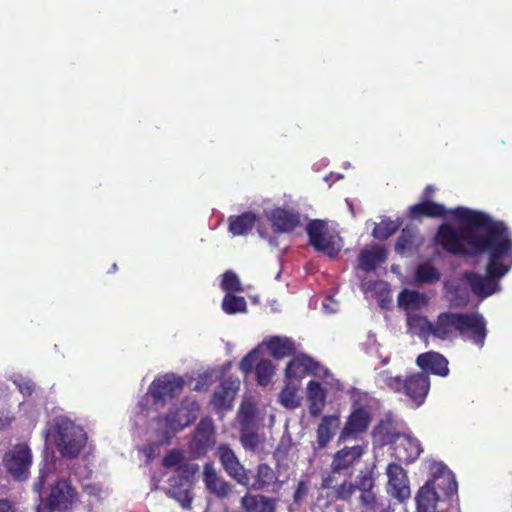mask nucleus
Returning <instances> with one entry per match:
<instances>
[{
    "label": "nucleus",
    "instance_id": "nucleus-1",
    "mask_svg": "<svg viewBox=\"0 0 512 512\" xmlns=\"http://www.w3.org/2000/svg\"><path fill=\"white\" fill-rule=\"evenodd\" d=\"M449 215L458 219L463 226L454 228L447 223L441 224L435 241L451 255L484 254L490 246L510 233L503 221L494 220L482 211L459 206L450 209Z\"/></svg>",
    "mask_w": 512,
    "mask_h": 512
},
{
    "label": "nucleus",
    "instance_id": "nucleus-2",
    "mask_svg": "<svg viewBox=\"0 0 512 512\" xmlns=\"http://www.w3.org/2000/svg\"><path fill=\"white\" fill-rule=\"evenodd\" d=\"M367 452V445L344 446L337 450L331 459L329 471L322 478V488L332 490L337 500L348 502L356 491H359V501L365 511L377 512L378 502L374 492L376 477L374 467L360 470L355 482L350 479L356 466Z\"/></svg>",
    "mask_w": 512,
    "mask_h": 512
},
{
    "label": "nucleus",
    "instance_id": "nucleus-3",
    "mask_svg": "<svg viewBox=\"0 0 512 512\" xmlns=\"http://www.w3.org/2000/svg\"><path fill=\"white\" fill-rule=\"evenodd\" d=\"M484 254L488 255L485 275L466 272L465 279L471 291L480 298H487L500 291V279L512 268V236H504L489 247Z\"/></svg>",
    "mask_w": 512,
    "mask_h": 512
},
{
    "label": "nucleus",
    "instance_id": "nucleus-4",
    "mask_svg": "<svg viewBox=\"0 0 512 512\" xmlns=\"http://www.w3.org/2000/svg\"><path fill=\"white\" fill-rule=\"evenodd\" d=\"M87 441L84 429L69 419L61 418L55 423V445L62 457L77 458Z\"/></svg>",
    "mask_w": 512,
    "mask_h": 512
},
{
    "label": "nucleus",
    "instance_id": "nucleus-5",
    "mask_svg": "<svg viewBox=\"0 0 512 512\" xmlns=\"http://www.w3.org/2000/svg\"><path fill=\"white\" fill-rule=\"evenodd\" d=\"M199 404L192 399L184 398L179 405L171 407L165 415L156 418L157 424L164 423L163 434L171 437L190 426L198 417Z\"/></svg>",
    "mask_w": 512,
    "mask_h": 512
},
{
    "label": "nucleus",
    "instance_id": "nucleus-6",
    "mask_svg": "<svg viewBox=\"0 0 512 512\" xmlns=\"http://www.w3.org/2000/svg\"><path fill=\"white\" fill-rule=\"evenodd\" d=\"M439 487L443 490L444 495L451 497L457 492V482L452 473L443 474L435 477L433 480H428L418 490L416 495V508L417 512H429L431 508L436 506L438 502V494L435 491V487Z\"/></svg>",
    "mask_w": 512,
    "mask_h": 512
},
{
    "label": "nucleus",
    "instance_id": "nucleus-7",
    "mask_svg": "<svg viewBox=\"0 0 512 512\" xmlns=\"http://www.w3.org/2000/svg\"><path fill=\"white\" fill-rule=\"evenodd\" d=\"M199 465H184L179 468V475L169 478L168 495L175 499L184 509H189L192 504V483Z\"/></svg>",
    "mask_w": 512,
    "mask_h": 512
},
{
    "label": "nucleus",
    "instance_id": "nucleus-8",
    "mask_svg": "<svg viewBox=\"0 0 512 512\" xmlns=\"http://www.w3.org/2000/svg\"><path fill=\"white\" fill-rule=\"evenodd\" d=\"M372 421L371 411L368 407L357 402L353 403L352 410L338 436V443L356 440L364 434Z\"/></svg>",
    "mask_w": 512,
    "mask_h": 512
},
{
    "label": "nucleus",
    "instance_id": "nucleus-9",
    "mask_svg": "<svg viewBox=\"0 0 512 512\" xmlns=\"http://www.w3.org/2000/svg\"><path fill=\"white\" fill-rule=\"evenodd\" d=\"M31 463L32 453L26 443L14 445L3 457L6 471L16 480H24L28 477Z\"/></svg>",
    "mask_w": 512,
    "mask_h": 512
},
{
    "label": "nucleus",
    "instance_id": "nucleus-10",
    "mask_svg": "<svg viewBox=\"0 0 512 512\" xmlns=\"http://www.w3.org/2000/svg\"><path fill=\"white\" fill-rule=\"evenodd\" d=\"M487 334V322L482 314L478 312H461L458 337L482 348Z\"/></svg>",
    "mask_w": 512,
    "mask_h": 512
},
{
    "label": "nucleus",
    "instance_id": "nucleus-11",
    "mask_svg": "<svg viewBox=\"0 0 512 512\" xmlns=\"http://www.w3.org/2000/svg\"><path fill=\"white\" fill-rule=\"evenodd\" d=\"M184 380L182 377L173 373L164 374L156 377L149 386V394L155 403L164 404L166 399H173L178 397L183 388Z\"/></svg>",
    "mask_w": 512,
    "mask_h": 512
},
{
    "label": "nucleus",
    "instance_id": "nucleus-12",
    "mask_svg": "<svg viewBox=\"0 0 512 512\" xmlns=\"http://www.w3.org/2000/svg\"><path fill=\"white\" fill-rule=\"evenodd\" d=\"M306 232L311 245L317 252H321L329 257H335L340 248L336 246L333 236L329 235L326 229V223L323 220H311L306 227Z\"/></svg>",
    "mask_w": 512,
    "mask_h": 512
},
{
    "label": "nucleus",
    "instance_id": "nucleus-13",
    "mask_svg": "<svg viewBox=\"0 0 512 512\" xmlns=\"http://www.w3.org/2000/svg\"><path fill=\"white\" fill-rule=\"evenodd\" d=\"M77 492L68 480H58L50 490L44 506L49 511L66 512L76 500Z\"/></svg>",
    "mask_w": 512,
    "mask_h": 512
},
{
    "label": "nucleus",
    "instance_id": "nucleus-14",
    "mask_svg": "<svg viewBox=\"0 0 512 512\" xmlns=\"http://www.w3.org/2000/svg\"><path fill=\"white\" fill-rule=\"evenodd\" d=\"M328 376L330 371L324 368L319 362L315 361L311 356L307 354H301L292 358L286 365L285 378L286 380H297L300 381L306 375Z\"/></svg>",
    "mask_w": 512,
    "mask_h": 512
},
{
    "label": "nucleus",
    "instance_id": "nucleus-15",
    "mask_svg": "<svg viewBox=\"0 0 512 512\" xmlns=\"http://www.w3.org/2000/svg\"><path fill=\"white\" fill-rule=\"evenodd\" d=\"M430 390V377L424 372L412 373L404 378L402 394H404L415 407L424 404Z\"/></svg>",
    "mask_w": 512,
    "mask_h": 512
},
{
    "label": "nucleus",
    "instance_id": "nucleus-16",
    "mask_svg": "<svg viewBox=\"0 0 512 512\" xmlns=\"http://www.w3.org/2000/svg\"><path fill=\"white\" fill-rule=\"evenodd\" d=\"M388 476L387 492L403 502L410 498L411 490L406 471L397 463H390L386 470Z\"/></svg>",
    "mask_w": 512,
    "mask_h": 512
},
{
    "label": "nucleus",
    "instance_id": "nucleus-17",
    "mask_svg": "<svg viewBox=\"0 0 512 512\" xmlns=\"http://www.w3.org/2000/svg\"><path fill=\"white\" fill-rule=\"evenodd\" d=\"M215 444V428L211 418L204 417L200 420L194 431L190 443L191 452L197 457L204 456Z\"/></svg>",
    "mask_w": 512,
    "mask_h": 512
},
{
    "label": "nucleus",
    "instance_id": "nucleus-18",
    "mask_svg": "<svg viewBox=\"0 0 512 512\" xmlns=\"http://www.w3.org/2000/svg\"><path fill=\"white\" fill-rule=\"evenodd\" d=\"M217 456L226 474L239 485L248 484L247 470L239 461L235 452L225 444L217 448Z\"/></svg>",
    "mask_w": 512,
    "mask_h": 512
},
{
    "label": "nucleus",
    "instance_id": "nucleus-19",
    "mask_svg": "<svg viewBox=\"0 0 512 512\" xmlns=\"http://www.w3.org/2000/svg\"><path fill=\"white\" fill-rule=\"evenodd\" d=\"M461 312H441L433 321V338L452 341L458 338Z\"/></svg>",
    "mask_w": 512,
    "mask_h": 512
},
{
    "label": "nucleus",
    "instance_id": "nucleus-20",
    "mask_svg": "<svg viewBox=\"0 0 512 512\" xmlns=\"http://www.w3.org/2000/svg\"><path fill=\"white\" fill-rule=\"evenodd\" d=\"M203 483L207 491L219 499L227 498L232 492L231 484L218 474L211 462L204 465Z\"/></svg>",
    "mask_w": 512,
    "mask_h": 512
},
{
    "label": "nucleus",
    "instance_id": "nucleus-21",
    "mask_svg": "<svg viewBox=\"0 0 512 512\" xmlns=\"http://www.w3.org/2000/svg\"><path fill=\"white\" fill-rule=\"evenodd\" d=\"M340 424V416L337 414L323 416L316 429V441L313 444V449L315 451L325 449L335 436Z\"/></svg>",
    "mask_w": 512,
    "mask_h": 512
},
{
    "label": "nucleus",
    "instance_id": "nucleus-22",
    "mask_svg": "<svg viewBox=\"0 0 512 512\" xmlns=\"http://www.w3.org/2000/svg\"><path fill=\"white\" fill-rule=\"evenodd\" d=\"M422 452L420 442L407 435L398 436L393 444V455L399 462L412 463Z\"/></svg>",
    "mask_w": 512,
    "mask_h": 512
},
{
    "label": "nucleus",
    "instance_id": "nucleus-23",
    "mask_svg": "<svg viewBox=\"0 0 512 512\" xmlns=\"http://www.w3.org/2000/svg\"><path fill=\"white\" fill-rule=\"evenodd\" d=\"M417 366L426 374L446 377L449 374L448 360L440 353L429 351L418 355Z\"/></svg>",
    "mask_w": 512,
    "mask_h": 512
},
{
    "label": "nucleus",
    "instance_id": "nucleus-24",
    "mask_svg": "<svg viewBox=\"0 0 512 512\" xmlns=\"http://www.w3.org/2000/svg\"><path fill=\"white\" fill-rule=\"evenodd\" d=\"M269 220L275 233H290L300 225L299 213L284 208L274 209Z\"/></svg>",
    "mask_w": 512,
    "mask_h": 512
},
{
    "label": "nucleus",
    "instance_id": "nucleus-25",
    "mask_svg": "<svg viewBox=\"0 0 512 512\" xmlns=\"http://www.w3.org/2000/svg\"><path fill=\"white\" fill-rule=\"evenodd\" d=\"M447 215H449V210L443 204L431 200H422L411 205L407 213V216L412 220H420L423 217L444 218Z\"/></svg>",
    "mask_w": 512,
    "mask_h": 512
},
{
    "label": "nucleus",
    "instance_id": "nucleus-26",
    "mask_svg": "<svg viewBox=\"0 0 512 512\" xmlns=\"http://www.w3.org/2000/svg\"><path fill=\"white\" fill-rule=\"evenodd\" d=\"M248 484H241L242 486L258 491L273 484L276 479V473L266 463H261L256 467V474L252 477L251 471L247 470Z\"/></svg>",
    "mask_w": 512,
    "mask_h": 512
},
{
    "label": "nucleus",
    "instance_id": "nucleus-27",
    "mask_svg": "<svg viewBox=\"0 0 512 512\" xmlns=\"http://www.w3.org/2000/svg\"><path fill=\"white\" fill-rule=\"evenodd\" d=\"M238 384L232 380H224L220 383L212 396V404L215 409L226 410L232 407Z\"/></svg>",
    "mask_w": 512,
    "mask_h": 512
},
{
    "label": "nucleus",
    "instance_id": "nucleus-28",
    "mask_svg": "<svg viewBox=\"0 0 512 512\" xmlns=\"http://www.w3.org/2000/svg\"><path fill=\"white\" fill-rule=\"evenodd\" d=\"M326 390L322 385L311 380L307 385V399L309 402V413L311 417H319L326 405Z\"/></svg>",
    "mask_w": 512,
    "mask_h": 512
},
{
    "label": "nucleus",
    "instance_id": "nucleus-29",
    "mask_svg": "<svg viewBox=\"0 0 512 512\" xmlns=\"http://www.w3.org/2000/svg\"><path fill=\"white\" fill-rule=\"evenodd\" d=\"M244 512H276V500L264 495L245 494L241 498Z\"/></svg>",
    "mask_w": 512,
    "mask_h": 512
},
{
    "label": "nucleus",
    "instance_id": "nucleus-30",
    "mask_svg": "<svg viewBox=\"0 0 512 512\" xmlns=\"http://www.w3.org/2000/svg\"><path fill=\"white\" fill-rule=\"evenodd\" d=\"M257 217L253 212L231 215L228 218V231L233 236H246L254 228Z\"/></svg>",
    "mask_w": 512,
    "mask_h": 512
},
{
    "label": "nucleus",
    "instance_id": "nucleus-31",
    "mask_svg": "<svg viewBox=\"0 0 512 512\" xmlns=\"http://www.w3.org/2000/svg\"><path fill=\"white\" fill-rule=\"evenodd\" d=\"M387 259L384 247L374 246L371 249H364L359 254V268L367 273L376 268Z\"/></svg>",
    "mask_w": 512,
    "mask_h": 512
},
{
    "label": "nucleus",
    "instance_id": "nucleus-32",
    "mask_svg": "<svg viewBox=\"0 0 512 512\" xmlns=\"http://www.w3.org/2000/svg\"><path fill=\"white\" fill-rule=\"evenodd\" d=\"M266 346L271 356L277 360L290 357L296 352L295 342L288 337H270Z\"/></svg>",
    "mask_w": 512,
    "mask_h": 512
},
{
    "label": "nucleus",
    "instance_id": "nucleus-33",
    "mask_svg": "<svg viewBox=\"0 0 512 512\" xmlns=\"http://www.w3.org/2000/svg\"><path fill=\"white\" fill-rule=\"evenodd\" d=\"M407 326L421 338L433 337V321L420 314H408Z\"/></svg>",
    "mask_w": 512,
    "mask_h": 512
},
{
    "label": "nucleus",
    "instance_id": "nucleus-34",
    "mask_svg": "<svg viewBox=\"0 0 512 512\" xmlns=\"http://www.w3.org/2000/svg\"><path fill=\"white\" fill-rule=\"evenodd\" d=\"M298 387L293 385L290 380H286L284 388L279 393L280 404L290 410L298 408L301 404L300 398L297 394Z\"/></svg>",
    "mask_w": 512,
    "mask_h": 512
},
{
    "label": "nucleus",
    "instance_id": "nucleus-35",
    "mask_svg": "<svg viewBox=\"0 0 512 512\" xmlns=\"http://www.w3.org/2000/svg\"><path fill=\"white\" fill-rule=\"evenodd\" d=\"M222 309L228 315L244 313L247 311V302L243 296L226 293L222 300Z\"/></svg>",
    "mask_w": 512,
    "mask_h": 512
},
{
    "label": "nucleus",
    "instance_id": "nucleus-36",
    "mask_svg": "<svg viewBox=\"0 0 512 512\" xmlns=\"http://www.w3.org/2000/svg\"><path fill=\"white\" fill-rule=\"evenodd\" d=\"M275 373V366L269 359H261L256 363L255 375L257 383L260 386H266L270 383Z\"/></svg>",
    "mask_w": 512,
    "mask_h": 512
},
{
    "label": "nucleus",
    "instance_id": "nucleus-37",
    "mask_svg": "<svg viewBox=\"0 0 512 512\" xmlns=\"http://www.w3.org/2000/svg\"><path fill=\"white\" fill-rule=\"evenodd\" d=\"M424 296L417 291L404 289L398 296L399 306L405 309H415L424 303Z\"/></svg>",
    "mask_w": 512,
    "mask_h": 512
},
{
    "label": "nucleus",
    "instance_id": "nucleus-38",
    "mask_svg": "<svg viewBox=\"0 0 512 512\" xmlns=\"http://www.w3.org/2000/svg\"><path fill=\"white\" fill-rule=\"evenodd\" d=\"M416 248L415 233L411 229L404 228L398 237L395 250L400 254L412 252Z\"/></svg>",
    "mask_w": 512,
    "mask_h": 512
},
{
    "label": "nucleus",
    "instance_id": "nucleus-39",
    "mask_svg": "<svg viewBox=\"0 0 512 512\" xmlns=\"http://www.w3.org/2000/svg\"><path fill=\"white\" fill-rule=\"evenodd\" d=\"M400 224L396 221L387 219L383 220L380 223L376 224L372 235L374 238L384 241L391 237L394 233L398 231Z\"/></svg>",
    "mask_w": 512,
    "mask_h": 512
},
{
    "label": "nucleus",
    "instance_id": "nucleus-40",
    "mask_svg": "<svg viewBox=\"0 0 512 512\" xmlns=\"http://www.w3.org/2000/svg\"><path fill=\"white\" fill-rule=\"evenodd\" d=\"M416 278L422 283H436L441 278L439 270L430 263H423L416 270Z\"/></svg>",
    "mask_w": 512,
    "mask_h": 512
},
{
    "label": "nucleus",
    "instance_id": "nucleus-41",
    "mask_svg": "<svg viewBox=\"0 0 512 512\" xmlns=\"http://www.w3.org/2000/svg\"><path fill=\"white\" fill-rule=\"evenodd\" d=\"M162 464L165 468H175V474L179 475V468L184 465H197L196 463L186 462L181 450L173 449L163 458Z\"/></svg>",
    "mask_w": 512,
    "mask_h": 512
},
{
    "label": "nucleus",
    "instance_id": "nucleus-42",
    "mask_svg": "<svg viewBox=\"0 0 512 512\" xmlns=\"http://www.w3.org/2000/svg\"><path fill=\"white\" fill-rule=\"evenodd\" d=\"M222 290L227 293L242 292L243 287L238 275L233 271H226L222 276L221 281Z\"/></svg>",
    "mask_w": 512,
    "mask_h": 512
},
{
    "label": "nucleus",
    "instance_id": "nucleus-43",
    "mask_svg": "<svg viewBox=\"0 0 512 512\" xmlns=\"http://www.w3.org/2000/svg\"><path fill=\"white\" fill-rule=\"evenodd\" d=\"M380 381L384 387L395 393H402L404 378L401 376H392L389 371H383L379 375Z\"/></svg>",
    "mask_w": 512,
    "mask_h": 512
},
{
    "label": "nucleus",
    "instance_id": "nucleus-44",
    "mask_svg": "<svg viewBox=\"0 0 512 512\" xmlns=\"http://www.w3.org/2000/svg\"><path fill=\"white\" fill-rule=\"evenodd\" d=\"M240 441L242 446L247 450L256 451L259 446V436L255 431L242 432Z\"/></svg>",
    "mask_w": 512,
    "mask_h": 512
},
{
    "label": "nucleus",
    "instance_id": "nucleus-45",
    "mask_svg": "<svg viewBox=\"0 0 512 512\" xmlns=\"http://www.w3.org/2000/svg\"><path fill=\"white\" fill-rule=\"evenodd\" d=\"M257 362L258 353L256 350H252L242 358L239 364V368L243 373L248 374L251 373L253 369H255Z\"/></svg>",
    "mask_w": 512,
    "mask_h": 512
},
{
    "label": "nucleus",
    "instance_id": "nucleus-46",
    "mask_svg": "<svg viewBox=\"0 0 512 512\" xmlns=\"http://www.w3.org/2000/svg\"><path fill=\"white\" fill-rule=\"evenodd\" d=\"M309 487L308 482L305 480H300L295 488L294 494H293V501L295 504L300 505L303 500L308 495Z\"/></svg>",
    "mask_w": 512,
    "mask_h": 512
},
{
    "label": "nucleus",
    "instance_id": "nucleus-47",
    "mask_svg": "<svg viewBox=\"0 0 512 512\" xmlns=\"http://www.w3.org/2000/svg\"><path fill=\"white\" fill-rule=\"evenodd\" d=\"M50 474H51V468L48 467L47 465H45L43 468L40 469L39 476L34 483V490L36 492H38L39 494L41 493L42 489L44 488Z\"/></svg>",
    "mask_w": 512,
    "mask_h": 512
},
{
    "label": "nucleus",
    "instance_id": "nucleus-48",
    "mask_svg": "<svg viewBox=\"0 0 512 512\" xmlns=\"http://www.w3.org/2000/svg\"><path fill=\"white\" fill-rule=\"evenodd\" d=\"M84 492L89 496L94 498L97 502H100L103 499L104 491L101 487L96 484H88L84 487Z\"/></svg>",
    "mask_w": 512,
    "mask_h": 512
},
{
    "label": "nucleus",
    "instance_id": "nucleus-49",
    "mask_svg": "<svg viewBox=\"0 0 512 512\" xmlns=\"http://www.w3.org/2000/svg\"><path fill=\"white\" fill-rule=\"evenodd\" d=\"M17 386L24 396H30L35 391V384L30 380L20 381Z\"/></svg>",
    "mask_w": 512,
    "mask_h": 512
},
{
    "label": "nucleus",
    "instance_id": "nucleus-50",
    "mask_svg": "<svg viewBox=\"0 0 512 512\" xmlns=\"http://www.w3.org/2000/svg\"><path fill=\"white\" fill-rule=\"evenodd\" d=\"M0 512H16V507L10 500L0 499Z\"/></svg>",
    "mask_w": 512,
    "mask_h": 512
},
{
    "label": "nucleus",
    "instance_id": "nucleus-51",
    "mask_svg": "<svg viewBox=\"0 0 512 512\" xmlns=\"http://www.w3.org/2000/svg\"><path fill=\"white\" fill-rule=\"evenodd\" d=\"M12 419L8 417L4 412L0 411V430L9 426Z\"/></svg>",
    "mask_w": 512,
    "mask_h": 512
},
{
    "label": "nucleus",
    "instance_id": "nucleus-52",
    "mask_svg": "<svg viewBox=\"0 0 512 512\" xmlns=\"http://www.w3.org/2000/svg\"><path fill=\"white\" fill-rule=\"evenodd\" d=\"M435 191V188L431 185H427L422 193L423 200H429L430 197H432L433 193Z\"/></svg>",
    "mask_w": 512,
    "mask_h": 512
},
{
    "label": "nucleus",
    "instance_id": "nucleus-53",
    "mask_svg": "<svg viewBox=\"0 0 512 512\" xmlns=\"http://www.w3.org/2000/svg\"><path fill=\"white\" fill-rule=\"evenodd\" d=\"M145 452L147 453V455L150 457L153 453H154V445H149L146 449H145Z\"/></svg>",
    "mask_w": 512,
    "mask_h": 512
},
{
    "label": "nucleus",
    "instance_id": "nucleus-54",
    "mask_svg": "<svg viewBox=\"0 0 512 512\" xmlns=\"http://www.w3.org/2000/svg\"><path fill=\"white\" fill-rule=\"evenodd\" d=\"M112 270H113V271H116V270H117V265H116V264H113V265H112Z\"/></svg>",
    "mask_w": 512,
    "mask_h": 512
},
{
    "label": "nucleus",
    "instance_id": "nucleus-55",
    "mask_svg": "<svg viewBox=\"0 0 512 512\" xmlns=\"http://www.w3.org/2000/svg\"><path fill=\"white\" fill-rule=\"evenodd\" d=\"M36 512H41L39 507H38V509H37V511H36Z\"/></svg>",
    "mask_w": 512,
    "mask_h": 512
}]
</instances>
